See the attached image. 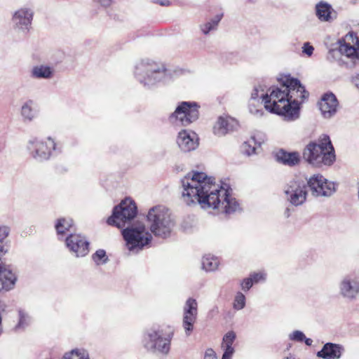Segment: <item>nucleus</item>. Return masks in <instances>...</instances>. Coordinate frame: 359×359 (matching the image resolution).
I'll return each instance as SVG.
<instances>
[{
  "mask_svg": "<svg viewBox=\"0 0 359 359\" xmlns=\"http://www.w3.org/2000/svg\"><path fill=\"white\" fill-rule=\"evenodd\" d=\"M182 198L188 205H199L201 208L219 209L231 214L240 209L236 199L229 189L217 184L215 178L208 177L203 172L188 173L181 180Z\"/></svg>",
  "mask_w": 359,
  "mask_h": 359,
  "instance_id": "f257e3e1",
  "label": "nucleus"
},
{
  "mask_svg": "<svg viewBox=\"0 0 359 359\" xmlns=\"http://www.w3.org/2000/svg\"><path fill=\"white\" fill-rule=\"evenodd\" d=\"M280 87L269 89L262 95L264 108L269 112L283 116L286 121H294L300 116V106L309 93L298 79L290 75L282 76Z\"/></svg>",
  "mask_w": 359,
  "mask_h": 359,
  "instance_id": "f03ea898",
  "label": "nucleus"
},
{
  "mask_svg": "<svg viewBox=\"0 0 359 359\" xmlns=\"http://www.w3.org/2000/svg\"><path fill=\"white\" fill-rule=\"evenodd\" d=\"M176 71L166 68L163 63L146 58L137 62L134 76L144 86L150 88L159 83H166L174 78Z\"/></svg>",
  "mask_w": 359,
  "mask_h": 359,
  "instance_id": "7ed1b4c3",
  "label": "nucleus"
},
{
  "mask_svg": "<svg viewBox=\"0 0 359 359\" xmlns=\"http://www.w3.org/2000/svg\"><path fill=\"white\" fill-rule=\"evenodd\" d=\"M303 158L318 168L333 164L336 156L330 137L324 135L318 143L310 142L304 149Z\"/></svg>",
  "mask_w": 359,
  "mask_h": 359,
  "instance_id": "20e7f679",
  "label": "nucleus"
},
{
  "mask_svg": "<svg viewBox=\"0 0 359 359\" xmlns=\"http://www.w3.org/2000/svg\"><path fill=\"white\" fill-rule=\"evenodd\" d=\"M150 231L156 237L168 238L175 226L169 210L163 206L151 208L147 215Z\"/></svg>",
  "mask_w": 359,
  "mask_h": 359,
  "instance_id": "39448f33",
  "label": "nucleus"
},
{
  "mask_svg": "<svg viewBox=\"0 0 359 359\" xmlns=\"http://www.w3.org/2000/svg\"><path fill=\"white\" fill-rule=\"evenodd\" d=\"M29 155L36 161L43 162L48 160L52 156L61 151L55 141L50 137L45 140L39 138L30 139L27 144Z\"/></svg>",
  "mask_w": 359,
  "mask_h": 359,
  "instance_id": "423d86ee",
  "label": "nucleus"
},
{
  "mask_svg": "<svg viewBox=\"0 0 359 359\" xmlns=\"http://www.w3.org/2000/svg\"><path fill=\"white\" fill-rule=\"evenodd\" d=\"M122 235L126 242L128 249L136 252L149 245L152 238L151 233L147 231L143 224L124 229Z\"/></svg>",
  "mask_w": 359,
  "mask_h": 359,
  "instance_id": "0eeeda50",
  "label": "nucleus"
},
{
  "mask_svg": "<svg viewBox=\"0 0 359 359\" xmlns=\"http://www.w3.org/2000/svg\"><path fill=\"white\" fill-rule=\"evenodd\" d=\"M199 105L196 102H182L169 116V121L175 125L187 126L199 116Z\"/></svg>",
  "mask_w": 359,
  "mask_h": 359,
  "instance_id": "6e6552de",
  "label": "nucleus"
},
{
  "mask_svg": "<svg viewBox=\"0 0 359 359\" xmlns=\"http://www.w3.org/2000/svg\"><path fill=\"white\" fill-rule=\"evenodd\" d=\"M172 337L173 332H170L163 337L161 331L151 329L144 334L142 344L148 351L152 353L158 351L167 354L170 351Z\"/></svg>",
  "mask_w": 359,
  "mask_h": 359,
  "instance_id": "1a4fd4ad",
  "label": "nucleus"
},
{
  "mask_svg": "<svg viewBox=\"0 0 359 359\" xmlns=\"http://www.w3.org/2000/svg\"><path fill=\"white\" fill-rule=\"evenodd\" d=\"M137 215V206L133 201L126 198L114 208L112 215L107 219V224L118 228H123Z\"/></svg>",
  "mask_w": 359,
  "mask_h": 359,
  "instance_id": "9d476101",
  "label": "nucleus"
},
{
  "mask_svg": "<svg viewBox=\"0 0 359 359\" xmlns=\"http://www.w3.org/2000/svg\"><path fill=\"white\" fill-rule=\"evenodd\" d=\"M284 192L287 201L294 206L304 204L307 198V184L304 180L296 179L289 182Z\"/></svg>",
  "mask_w": 359,
  "mask_h": 359,
  "instance_id": "9b49d317",
  "label": "nucleus"
},
{
  "mask_svg": "<svg viewBox=\"0 0 359 359\" xmlns=\"http://www.w3.org/2000/svg\"><path fill=\"white\" fill-rule=\"evenodd\" d=\"M306 184L315 197H330L336 191L335 184L320 174L312 175Z\"/></svg>",
  "mask_w": 359,
  "mask_h": 359,
  "instance_id": "f8f14e48",
  "label": "nucleus"
},
{
  "mask_svg": "<svg viewBox=\"0 0 359 359\" xmlns=\"http://www.w3.org/2000/svg\"><path fill=\"white\" fill-rule=\"evenodd\" d=\"M66 245L69 251L77 257H82L89 252V242L81 234L71 233L65 239Z\"/></svg>",
  "mask_w": 359,
  "mask_h": 359,
  "instance_id": "ddd939ff",
  "label": "nucleus"
},
{
  "mask_svg": "<svg viewBox=\"0 0 359 359\" xmlns=\"http://www.w3.org/2000/svg\"><path fill=\"white\" fill-rule=\"evenodd\" d=\"M198 314V304L195 299L189 298L183 309L182 325L187 336H189L193 331Z\"/></svg>",
  "mask_w": 359,
  "mask_h": 359,
  "instance_id": "4468645a",
  "label": "nucleus"
},
{
  "mask_svg": "<svg viewBox=\"0 0 359 359\" xmlns=\"http://www.w3.org/2000/svg\"><path fill=\"white\" fill-rule=\"evenodd\" d=\"M318 106L323 118H330L337 114L339 102L334 94L327 93L322 96Z\"/></svg>",
  "mask_w": 359,
  "mask_h": 359,
  "instance_id": "2eb2a0df",
  "label": "nucleus"
},
{
  "mask_svg": "<svg viewBox=\"0 0 359 359\" xmlns=\"http://www.w3.org/2000/svg\"><path fill=\"white\" fill-rule=\"evenodd\" d=\"M34 12L28 8H22L17 11L13 18L15 26L26 34L31 27Z\"/></svg>",
  "mask_w": 359,
  "mask_h": 359,
  "instance_id": "dca6fc26",
  "label": "nucleus"
},
{
  "mask_svg": "<svg viewBox=\"0 0 359 359\" xmlns=\"http://www.w3.org/2000/svg\"><path fill=\"white\" fill-rule=\"evenodd\" d=\"M177 143L184 152L196 149L198 145V137L195 133L182 130L178 133Z\"/></svg>",
  "mask_w": 359,
  "mask_h": 359,
  "instance_id": "f3484780",
  "label": "nucleus"
},
{
  "mask_svg": "<svg viewBox=\"0 0 359 359\" xmlns=\"http://www.w3.org/2000/svg\"><path fill=\"white\" fill-rule=\"evenodd\" d=\"M344 351L343 345L327 342L317 352L316 355L322 359H340Z\"/></svg>",
  "mask_w": 359,
  "mask_h": 359,
  "instance_id": "a211bd4d",
  "label": "nucleus"
},
{
  "mask_svg": "<svg viewBox=\"0 0 359 359\" xmlns=\"http://www.w3.org/2000/svg\"><path fill=\"white\" fill-rule=\"evenodd\" d=\"M17 279V275L13 266L1 262V291L13 290Z\"/></svg>",
  "mask_w": 359,
  "mask_h": 359,
  "instance_id": "6ab92c4d",
  "label": "nucleus"
},
{
  "mask_svg": "<svg viewBox=\"0 0 359 359\" xmlns=\"http://www.w3.org/2000/svg\"><path fill=\"white\" fill-rule=\"evenodd\" d=\"M339 292L343 297L353 300L359 292V285L350 277H345L339 284Z\"/></svg>",
  "mask_w": 359,
  "mask_h": 359,
  "instance_id": "aec40b11",
  "label": "nucleus"
},
{
  "mask_svg": "<svg viewBox=\"0 0 359 359\" xmlns=\"http://www.w3.org/2000/svg\"><path fill=\"white\" fill-rule=\"evenodd\" d=\"M276 159L280 163L293 167L299 163L301 156L297 151L288 152L284 149H280L276 154Z\"/></svg>",
  "mask_w": 359,
  "mask_h": 359,
  "instance_id": "412c9836",
  "label": "nucleus"
},
{
  "mask_svg": "<svg viewBox=\"0 0 359 359\" xmlns=\"http://www.w3.org/2000/svg\"><path fill=\"white\" fill-rule=\"evenodd\" d=\"M316 14L322 22H329L337 17L336 12L332 6L324 1H320L316 4Z\"/></svg>",
  "mask_w": 359,
  "mask_h": 359,
  "instance_id": "4be33fe9",
  "label": "nucleus"
},
{
  "mask_svg": "<svg viewBox=\"0 0 359 359\" xmlns=\"http://www.w3.org/2000/svg\"><path fill=\"white\" fill-rule=\"evenodd\" d=\"M236 122L229 117L220 116L218 118L215 125L213 127V132L217 136L225 135L229 132L233 130Z\"/></svg>",
  "mask_w": 359,
  "mask_h": 359,
  "instance_id": "5701e85b",
  "label": "nucleus"
},
{
  "mask_svg": "<svg viewBox=\"0 0 359 359\" xmlns=\"http://www.w3.org/2000/svg\"><path fill=\"white\" fill-rule=\"evenodd\" d=\"M236 335L233 331L226 332L222 339V348L224 351L222 359H231L235 349L233 344L236 339Z\"/></svg>",
  "mask_w": 359,
  "mask_h": 359,
  "instance_id": "b1692460",
  "label": "nucleus"
},
{
  "mask_svg": "<svg viewBox=\"0 0 359 359\" xmlns=\"http://www.w3.org/2000/svg\"><path fill=\"white\" fill-rule=\"evenodd\" d=\"M54 69L48 65H36L31 71V77L37 79H50L53 76Z\"/></svg>",
  "mask_w": 359,
  "mask_h": 359,
  "instance_id": "393cba45",
  "label": "nucleus"
},
{
  "mask_svg": "<svg viewBox=\"0 0 359 359\" xmlns=\"http://www.w3.org/2000/svg\"><path fill=\"white\" fill-rule=\"evenodd\" d=\"M18 312V322L15 327L17 331L24 330L31 323L32 319L27 311L22 309H19Z\"/></svg>",
  "mask_w": 359,
  "mask_h": 359,
  "instance_id": "a878e982",
  "label": "nucleus"
},
{
  "mask_svg": "<svg viewBox=\"0 0 359 359\" xmlns=\"http://www.w3.org/2000/svg\"><path fill=\"white\" fill-rule=\"evenodd\" d=\"M223 14H217L210 21L200 25L201 31L203 34L207 35L211 31L215 30L220 20H222Z\"/></svg>",
  "mask_w": 359,
  "mask_h": 359,
  "instance_id": "bb28decb",
  "label": "nucleus"
},
{
  "mask_svg": "<svg viewBox=\"0 0 359 359\" xmlns=\"http://www.w3.org/2000/svg\"><path fill=\"white\" fill-rule=\"evenodd\" d=\"M73 226V220L71 218H60L57 220L55 228L58 235H63L70 231Z\"/></svg>",
  "mask_w": 359,
  "mask_h": 359,
  "instance_id": "cd10ccee",
  "label": "nucleus"
},
{
  "mask_svg": "<svg viewBox=\"0 0 359 359\" xmlns=\"http://www.w3.org/2000/svg\"><path fill=\"white\" fill-rule=\"evenodd\" d=\"M218 266L219 260L216 257L208 255L202 259V268L206 271H213L217 269Z\"/></svg>",
  "mask_w": 359,
  "mask_h": 359,
  "instance_id": "c85d7f7f",
  "label": "nucleus"
},
{
  "mask_svg": "<svg viewBox=\"0 0 359 359\" xmlns=\"http://www.w3.org/2000/svg\"><path fill=\"white\" fill-rule=\"evenodd\" d=\"M261 142H257L255 137H251V138L247 141L245 142L242 145V151L243 154L250 156L252 154H255V151L257 147H260Z\"/></svg>",
  "mask_w": 359,
  "mask_h": 359,
  "instance_id": "c756f323",
  "label": "nucleus"
},
{
  "mask_svg": "<svg viewBox=\"0 0 359 359\" xmlns=\"http://www.w3.org/2000/svg\"><path fill=\"white\" fill-rule=\"evenodd\" d=\"M32 101L29 100L22 106L21 115L24 121L30 122L35 116V112L32 109Z\"/></svg>",
  "mask_w": 359,
  "mask_h": 359,
  "instance_id": "7c9ffc66",
  "label": "nucleus"
},
{
  "mask_svg": "<svg viewBox=\"0 0 359 359\" xmlns=\"http://www.w3.org/2000/svg\"><path fill=\"white\" fill-rule=\"evenodd\" d=\"M62 359H89V357L84 349L75 348L66 353Z\"/></svg>",
  "mask_w": 359,
  "mask_h": 359,
  "instance_id": "2f4dec72",
  "label": "nucleus"
},
{
  "mask_svg": "<svg viewBox=\"0 0 359 359\" xmlns=\"http://www.w3.org/2000/svg\"><path fill=\"white\" fill-rule=\"evenodd\" d=\"M92 259L97 265L106 264L109 259L104 250L99 249L92 255Z\"/></svg>",
  "mask_w": 359,
  "mask_h": 359,
  "instance_id": "473e14b6",
  "label": "nucleus"
},
{
  "mask_svg": "<svg viewBox=\"0 0 359 359\" xmlns=\"http://www.w3.org/2000/svg\"><path fill=\"white\" fill-rule=\"evenodd\" d=\"M245 306V297L241 292H238L234 297L233 300V309L236 310H241Z\"/></svg>",
  "mask_w": 359,
  "mask_h": 359,
  "instance_id": "72a5a7b5",
  "label": "nucleus"
},
{
  "mask_svg": "<svg viewBox=\"0 0 359 359\" xmlns=\"http://www.w3.org/2000/svg\"><path fill=\"white\" fill-rule=\"evenodd\" d=\"M292 341L302 342L305 339V334L299 330H295L289 335Z\"/></svg>",
  "mask_w": 359,
  "mask_h": 359,
  "instance_id": "f704fd0d",
  "label": "nucleus"
},
{
  "mask_svg": "<svg viewBox=\"0 0 359 359\" xmlns=\"http://www.w3.org/2000/svg\"><path fill=\"white\" fill-rule=\"evenodd\" d=\"M252 285H253L252 280L250 277L245 278L241 282V288L244 291H248L252 287Z\"/></svg>",
  "mask_w": 359,
  "mask_h": 359,
  "instance_id": "c9c22d12",
  "label": "nucleus"
},
{
  "mask_svg": "<svg viewBox=\"0 0 359 359\" xmlns=\"http://www.w3.org/2000/svg\"><path fill=\"white\" fill-rule=\"evenodd\" d=\"M266 275L263 273H254L250 275V278H252V283H258L260 280H265Z\"/></svg>",
  "mask_w": 359,
  "mask_h": 359,
  "instance_id": "e433bc0d",
  "label": "nucleus"
},
{
  "mask_svg": "<svg viewBox=\"0 0 359 359\" xmlns=\"http://www.w3.org/2000/svg\"><path fill=\"white\" fill-rule=\"evenodd\" d=\"M313 47L309 43L306 42L304 43L302 47V52L308 56H311L313 53Z\"/></svg>",
  "mask_w": 359,
  "mask_h": 359,
  "instance_id": "4c0bfd02",
  "label": "nucleus"
},
{
  "mask_svg": "<svg viewBox=\"0 0 359 359\" xmlns=\"http://www.w3.org/2000/svg\"><path fill=\"white\" fill-rule=\"evenodd\" d=\"M204 359H217V356L215 351L212 348H209L205 352Z\"/></svg>",
  "mask_w": 359,
  "mask_h": 359,
  "instance_id": "58836bf2",
  "label": "nucleus"
},
{
  "mask_svg": "<svg viewBox=\"0 0 359 359\" xmlns=\"http://www.w3.org/2000/svg\"><path fill=\"white\" fill-rule=\"evenodd\" d=\"M250 111L251 114L256 115L257 116H261L263 114V110L256 109L255 107H252L251 104L249 106Z\"/></svg>",
  "mask_w": 359,
  "mask_h": 359,
  "instance_id": "ea45409f",
  "label": "nucleus"
},
{
  "mask_svg": "<svg viewBox=\"0 0 359 359\" xmlns=\"http://www.w3.org/2000/svg\"><path fill=\"white\" fill-rule=\"evenodd\" d=\"M94 1L98 3L102 7L107 8L109 7L112 3L113 0H93Z\"/></svg>",
  "mask_w": 359,
  "mask_h": 359,
  "instance_id": "a19ab883",
  "label": "nucleus"
},
{
  "mask_svg": "<svg viewBox=\"0 0 359 359\" xmlns=\"http://www.w3.org/2000/svg\"><path fill=\"white\" fill-rule=\"evenodd\" d=\"M10 233V228L6 226H1V236H3V238L1 237V240L3 238H6ZM3 241H1V243Z\"/></svg>",
  "mask_w": 359,
  "mask_h": 359,
  "instance_id": "79ce46f5",
  "label": "nucleus"
},
{
  "mask_svg": "<svg viewBox=\"0 0 359 359\" xmlns=\"http://www.w3.org/2000/svg\"><path fill=\"white\" fill-rule=\"evenodd\" d=\"M258 92H259V89L255 87L251 94V99L252 100H256L258 97Z\"/></svg>",
  "mask_w": 359,
  "mask_h": 359,
  "instance_id": "37998d69",
  "label": "nucleus"
},
{
  "mask_svg": "<svg viewBox=\"0 0 359 359\" xmlns=\"http://www.w3.org/2000/svg\"><path fill=\"white\" fill-rule=\"evenodd\" d=\"M353 83L359 89V75H357L353 78Z\"/></svg>",
  "mask_w": 359,
  "mask_h": 359,
  "instance_id": "c03bdc74",
  "label": "nucleus"
},
{
  "mask_svg": "<svg viewBox=\"0 0 359 359\" xmlns=\"http://www.w3.org/2000/svg\"><path fill=\"white\" fill-rule=\"evenodd\" d=\"M6 248H5L4 245H1V255L5 254L8 251L9 245H8V242L6 243Z\"/></svg>",
  "mask_w": 359,
  "mask_h": 359,
  "instance_id": "a18cd8bd",
  "label": "nucleus"
},
{
  "mask_svg": "<svg viewBox=\"0 0 359 359\" xmlns=\"http://www.w3.org/2000/svg\"><path fill=\"white\" fill-rule=\"evenodd\" d=\"M161 6H168L170 1L168 0H158L157 1Z\"/></svg>",
  "mask_w": 359,
  "mask_h": 359,
  "instance_id": "49530a36",
  "label": "nucleus"
},
{
  "mask_svg": "<svg viewBox=\"0 0 359 359\" xmlns=\"http://www.w3.org/2000/svg\"><path fill=\"white\" fill-rule=\"evenodd\" d=\"M304 341L305 342V344L307 345V346H311L312 344V339H309V338H306L305 337V339L304 340Z\"/></svg>",
  "mask_w": 359,
  "mask_h": 359,
  "instance_id": "de8ad7c7",
  "label": "nucleus"
},
{
  "mask_svg": "<svg viewBox=\"0 0 359 359\" xmlns=\"http://www.w3.org/2000/svg\"><path fill=\"white\" fill-rule=\"evenodd\" d=\"M285 215L286 217H289L290 215V209L289 208H287L285 211Z\"/></svg>",
  "mask_w": 359,
  "mask_h": 359,
  "instance_id": "09e8293b",
  "label": "nucleus"
},
{
  "mask_svg": "<svg viewBox=\"0 0 359 359\" xmlns=\"http://www.w3.org/2000/svg\"><path fill=\"white\" fill-rule=\"evenodd\" d=\"M284 359H295V357L293 355L290 354L288 356L285 357Z\"/></svg>",
  "mask_w": 359,
  "mask_h": 359,
  "instance_id": "8fccbe9b",
  "label": "nucleus"
},
{
  "mask_svg": "<svg viewBox=\"0 0 359 359\" xmlns=\"http://www.w3.org/2000/svg\"><path fill=\"white\" fill-rule=\"evenodd\" d=\"M250 3H256L257 1V0H248Z\"/></svg>",
  "mask_w": 359,
  "mask_h": 359,
  "instance_id": "3c124183",
  "label": "nucleus"
}]
</instances>
